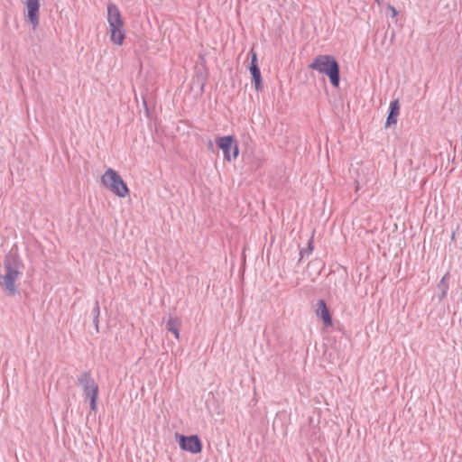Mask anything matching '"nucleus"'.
<instances>
[{
  "instance_id": "8",
  "label": "nucleus",
  "mask_w": 462,
  "mask_h": 462,
  "mask_svg": "<svg viewBox=\"0 0 462 462\" xmlns=\"http://www.w3.org/2000/svg\"><path fill=\"white\" fill-rule=\"evenodd\" d=\"M27 10V19L35 29L40 23V0H23Z\"/></svg>"
},
{
  "instance_id": "2",
  "label": "nucleus",
  "mask_w": 462,
  "mask_h": 462,
  "mask_svg": "<svg viewBox=\"0 0 462 462\" xmlns=\"http://www.w3.org/2000/svg\"><path fill=\"white\" fill-rule=\"evenodd\" d=\"M309 68L327 75L335 88L339 86V65L334 57L319 55L310 64Z\"/></svg>"
},
{
  "instance_id": "13",
  "label": "nucleus",
  "mask_w": 462,
  "mask_h": 462,
  "mask_svg": "<svg viewBox=\"0 0 462 462\" xmlns=\"http://www.w3.org/2000/svg\"><path fill=\"white\" fill-rule=\"evenodd\" d=\"M181 321L178 318H170L166 323V328L171 332L177 339L180 338V327Z\"/></svg>"
},
{
  "instance_id": "3",
  "label": "nucleus",
  "mask_w": 462,
  "mask_h": 462,
  "mask_svg": "<svg viewBox=\"0 0 462 462\" xmlns=\"http://www.w3.org/2000/svg\"><path fill=\"white\" fill-rule=\"evenodd\" d=\"M102 184L120 198L129 195V189L117 171L109 168L101 177Z\"/></svg>"
},
{
  "instance_id": "11",
  "label": "nucleus",
  "mask_w": 462,
  "mask_h": 462,
  "mask_svg": "<svg viewBox=\"0 0 462 462\" xmlns=\"http://www.w3.org/2000/svg\"><path fill=\"white\" fill-rule=\"evenodd\" d=\"M316 314L323 320L326 327L332 325V319L326 302L319 300L317 303Z\"/></svg>"
},
{
  "instance_id": "5",
  "label": "nucleus",
  "mask_w": 462,
  "mask_h": 462,
  "mask_svg": "<svg viewBox=\"0 0 462 462\" xmlns=\"http://www.w3.org/2000/svg\"><path fill=\"white\" fill-rule=\"evenodd\" d=\"M216 143L223 151L224 158L227 162L236 160L239 155L236 140L232 135L221 136L216 139Z\"/></svg>"
},
{
  "instance_id": "17",
  "label": "nucleus",
  "mask_w": 462,
  "mask_h": 462,
  "mask_svg": "<svg viewBox=\"0 0 462 462\" xmlns=\"http://www.w3.org/2000/svg\"><path fill=\"white\" fill-rule=\"evenodd\" d=\"M312 243H313V241H312V239H311V240L309 242V248H310V250H312Z\"/></svg>"
},
{
  "instance_id": "18",
  "label": "nucleus",
  "mask_w": 462,
  "mask_h": 462,
  "mask_svg": "<svg viewBox=\"0 0 462 462\" xmlns=\"http://www.w3.org/2000/svg\"><path fill=\"white\" fill-rule=\"evenodd\" d=\"M211 147H212V142H211V141H209V143H208V148H211Z\"/></svg>"
},
{
  "instance_id": "9",
  "label": "nucleus",
  "mask_w": 462,
  "mask_h": 462,
  "mask_svg": "<svg viewBox=\"0 0 462 462\" xmlns=\"http://www.w3.org/2000/svg\"><path fill=\"white\" fill-rule=\"evenodd\" d=\"M110 40L116 45H122L125 39V24L109 25Z\"/></svg>"
},
{
  "instance_id": "15",
  "label": "nucleus",
  "mask_w": 462,
  "mask_h": 462,
  "mask_svg": "<svg viewBox=\"0 0 462 462\" xmlns=\"http://www.w3.org/2000/svg\"><path fill=\"white\" fill-rule=\"evenodd\" d=\"M93 313L95 315L94 323L97 328H98V317H99V313H100L98 302H96L95 307L93 309Z\"/></svg>"
},
{
  "instance_id": "1",
  "label": "nucleus",
  "mask_w": 462,
  "mask_h": 462,
  "mask_svg": "<svg viewBox=\"0 0 462 462\" xmlns=\"http://www.w3.org/2000/svg\"><path fill=\"white\" fill-rule=\"evenodd\" d=\"M23 264L13 253L5 255L3 270L0 272V288L7 296L17 292V284L23 274Z\"/></svg>"
},
{
  "instance_id": "6",
  "label": "nucleus",
  "mask_w": 462,
  "mask_h": 462,
  "mask_svg": "<svg viewBox=\"0 0 462 462\" xmlns=\"http://www.w3.org/2000/svg\"><path fill=\"white\" fill-rule=\"evenodd\" d=\"M176 438L179 439L180 447L183 450L189 451L193 454L201 452L202 443L198 436L192 435L186 437L183 435L176 434Z\"/></svg>"
},
{
  "instance_id": "16",
  "label": "nucleus",
  "mask_w": 462,
  "mask_h": 462,
  "mask_svg": "<svg viewBox=\"0 0 462 462\" xmlns=\"http://www.w3.org/2000/svg\"><path fill=\"white\" fill-rule=\"evenodd\" d=\"M391 11H392L393 16H395V15H396V14H397V12H396L395 8L391 7Z\"/></svg>"
},
{
  "instance_id": "7",
  "label": "nucleus",
  "mask_w": 462,
  "mask_h": 462,
  "mask_svg": "<svg viewBox=\"0 0 462 462\" xmlns=\"http://www.w3.org/2000/svg\"><path fill=\"white\" fill-rule=\"evenodd\" d=\"M248 55L251 56V64L249 66V71L252 76V80L254 84V88L256 91H261L263 88V85L261 71L258 66L256 52L254 51V49H252Z\"/></svg>"
},
{
  "instance_id": "12",
  "label": "nucleus",
  "mask_w": 462,
  "mask_h": 462,
  "mask_svg": "<svg viewBox=\"0 0 462 462\" xmlns=\"http://www.w3.org/2000/svg\"><path fill=\"white\" fill-rule=\"evenodd\" d=\"M400 102L398 99H395L390 103V112L388 117L386 119L385 127H391L393 125H396L397 118L400 115Z\"/></svg>"
},
{
  "instance_id": "10",
  "label": "nucleus",
  "mask_w": 462,
  "mask_h": 462,
  "mask_svg": "<svg viewBox=\"0 0 462 462\" xmlns=\"http://www.w3.org/2000/svg\"><path fill=\"white\" fill-rule=\"evenodd\" d=\"M107 22L108 25L125 24L118 7L113 3L107 5Z\"/></svg>"
},
{
  "instance_id": "14",
  "label": "nucleus",
  "mask_w": 462,
  "mask_h": 462,
  "mask_svg": "<svg viewBox=\"0 0 462 462\" xmlns=\"http://www.w3.org/2000/svg\"><path fill=\"white\" fill-rule=\"evenodd\" d=\"M448 277V273H447L442 279L441 281L439 282V287L442 288L443 291H442V297H445L447 292H448V282H447V279Z\"/></svg>"
},
{
  "instance_id": "4",
  "label": "nucleus",
  "mask_w": 462,
  "mask_h": 462,
  "mask_svg": "<svg viewBox=\"0 0 462 462\" xmlns=\"http://www.w3.org/2000/svg\"><path fill=\"white\" fill-rule=\"evenodd\" d=\"M78 382L83 388L85 398L89 400L90 410L96 411L99 392L97 383L88 372L81 374L78 378Z\"/></svg>"
}]
</instances>
